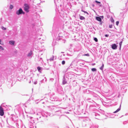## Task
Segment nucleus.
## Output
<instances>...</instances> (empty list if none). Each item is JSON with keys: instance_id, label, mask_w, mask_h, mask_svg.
Masks as SVG:
<instances>
[{"instance_id": "nucleus-1", "label": "nucleus", "mask_w": 128, "mask_h": 128, "mask_svg": "<svg viewBox=\"0 0 128 128\" xmlns=\"http://www.w3.org/2000/svg\"><path fill=\"white\" fill-rule=\"evenodd\" d=\"M38 116L37 117V119L38 121V122H42L44 121L46 119V118L48 117V115L50 116V113L48 112H45V114L40 113H39L37 114Z\"/></svg>"}, {"instance_id": "nucleus-2", "label": "nucleus", "mask_w": 128, "mask_h": 128, "mask_svg": "<svg viewBox=\"0 0 128 128\" xmlns=\"http://www.w3.org/2000/svg\"><path fill=\"white\" fill-rule=\"evenodd\" d=\"M93 105L91 106V107H92V108L91 109V110L93 112L92 113V115L95 117V118L97 119H100V115L97 113L96 112L98 111V110L95 108H93Z\"/></svg>"}, {"instance_id": "nucleus-3", "label": "nucleus", "mask_w": 128, "mask_h": 128, "mask_svg": "<svg viewBox=\"0 0 128 128\" xmlns=\"http://www.w3.org/2000/svg\"><path fill=\"white\" fill-rule=\"evenodd\" d=\"M79 120L82 122V126L83 127H85L86 126V123L90 120L88 118L83 117H79Z\"/></svg>"}, {"instance_id": "nucleus-4", "label": "nucleus", "mask_w": 128, "mask_h": 128, "mask_svg": "<svg viewBox=\"0 0 128 128\" xmlns=\"http://www.w3.org/2000/svg\"><path fill=\"white\" fill-rule=\"evenodd\" d=\"M58 28L57 27L56 25L55 24H54L52 30L51 32L52 36H54L56 37L58 33Z\"/></svg>"}, {"instance_id": "nucleus-5", "label": "nucleus", "mask_w": 128, "mask_h": 128, "mask_svg": "<svg viewBox=\"0 0 128 128\" xmlns=\"http://www.w3.org/2000/svg\"><path fill=\"white\" fill-rule=\"evenodd\" d=\"M69 74H64L62 79V84L64 85L67 83V82L69 79Z\"/></svg>"}, {"instance_id": "nucleus-6", "label": "nucleus", "mask_w": 128, "mask_h": 128, "mask_svg": "<svg viewBox=\"0 0 128 128\" xmlns=\"http://www.w3.org/2000/svg\"><path fill=\"white\" fill-rule=\"evenodd\" d=\"M24 10L26 13L29 12V9L30 8L29 5L27 3H25L24 4Z\"/></svg>"}, {"instance_id": "nucleus-7", "label": "nucleus", "mask_w": 128, "mask_h": 128, "mask_svg": "<svg viewBox=\"0 0 128 128\" xmlns=\"http://www.w3.org/2000/svg\"><path fill=\"white\" fill-rule=\"evenodd\" d=\"M76 66V64H74L73 62H72L70 66L67 69V70H68L70 69L75 70V68Z\"/></svg>"}, {"instance_id": "nucleus-8", "label": "nucleus", "mask_w": 128, "mask_h": 128, "mask_svg": "<svg viewBox=\"0 0 128 128\" xmlns=\"http://www.w3.org/2000/svg\"><path fill=\"white\" fill-rule=\"evenodd\" d=\"M69 23L66 22L63 24L62 26L63 29L65 30H67L70 28V26H69Z\"/></svg>"}, {"instance_id": "nucleus-9", "label": "nucleus", "mask_w": 128, "mask_h": 128, "mask_svg": "<svg viewBox=\"0 0 128 128\" xmlns=\"http://www.w3.org/2000/svg\"><path fill=\"white\" fill-rule=\"evenodd\" d=\"M25 12H24L22 9L21 8H19V10L16 11V14L19 15L20 14H24Z\"/></svg>"}, {"instance_id": "nucleus-10", "label": "nucleus", "mask_w": 128, "mask_h": 128, "mask_svg": "<svg viewBox=\"0 0 128 128\" xmlns=\"http://www.w3.org/2000/svg\"><path fill=\"white\" fill-rule=\"evenodd\" d=\"M15 118V116L14 114H12L8 118H7L6 120L7 122H8V120H10L11 122L14 121V118Z\"/></svg>"}, {"instance_id": "nucleus-11", "label": "nucleus", "mask_w": 128, "mask_h": 128, "mask_svg": "<svg viewBox=\"0 0 128 128\" xmlns=\"http://www.w3.org/2000/svg\"><path fill=\"white\" fill-rule=\"evenodd\" d=\"M104 18V16H97L95 17V19L96 20L99 22L101 21Z\"/></svg>"}, {"instance_id": "nucleus-12", "label": "nucleus", "mask_w": 128, "mask_h": 128, "mask_svg": "<svg viewBox=\"0 0 128 128\" xmlns=\"http://www.w3.org/2000/svg\"><path fill=\"white\" fill-rule=\"evenodd\" d=\"M49 110L51 111L54 112L56 111L55 109H56V106H50L48 107Z\"/></svg>"}, {"instance_id": "nucleus-13", "label": "nucleus", "mask_w": 128, "mask_h": 128, "mask_svg": "<svg viewBox=\"0 0 128 128\" xmlns=\"http://www.w3.org/2000/svg\"><path fill=\"white\" fill-rule=\"evenodd\" d=\"M28 120L31 123H34V118L30 116H28L27 115Z\"/></svg>"}, {"instance_id": "nucleus-14", "label": "nucleus", "mask_w": 128, "mask_h": 128, "mask_svg": "<svg viewBox=\"0 0 128 128\" xmlns=\"http://www.w3.org/2000/svg\"><path fill=\"white\" fill-rule=\"evenodd\" d=\"M63 37L62 36V32L60 33L59 34H58L56 40H59L62 39Z\"/></svg>"}, {"instance_id": "nucleus-15", "label": "nucleus", "mask_w": 128, "mask_h": 128, "mask_svg": "<svg viewBox=\"0 0 128 128\" xmlns=\"http://www.w3.org/2000/svg\"><path fill=\"white\" fill-rule=\"evenodd\" d=\"M110 46L112 49L116 50L117 49L118 45L115 44H114L111 45Z\"/></svg>"}, {"instance_id": "nucleus-16", "label": "nucleus", "mask_w": 128, "mask_h": 128, "mask_svg": "<svg viewBox=\"0 0 128 128\" xmlns=\"http://www.w3.org/2000/svg\"><path fill=\"white\" fill-rule=\"evenodd\" d=\"M126 88L124 86L122 87L120 90V92L123 93H124L126 92Z\"/></svg>"}, {"instance_id": "nucleus-17", "label": "nucleus", "mask_w": 128, "mask_h": 128, "mask_svg": "<svg viewBox=\"0 0 128 128\" xmlns=\"http://www.w3.org/2000/svg\"><path fill=\"white\" fill-rule=\"evenodd\" d=\"M57 90L58 93L60 94H62L63 92V89L62 87H60L57 88Z\"/></svg>"}, {"instance_id": "nucleus-18", "label": "nucleus", "mask_w": 128, "mask_h": 128, "mask_svg": "<svg viewBox=\"0 0 128 128\" xmlns=\"http://www.w3.org/2000/svg\"><path fill=\"white\" fill-rule=\"evenodd\" d=\"M4 114V110L2 108H0V115L2 116Z\"/></svg>"}, {"instance_id": "nucleus-19", "label": "nucleus", "mask_w": 128, "mask_h": 128, "mask_svg": "<svg viewBox=\"0 0 128 128\" xmlns=\"http://www.w3.org/2000/svg\"><path fill=\"white\" fill-rule=\"evenodd\" d=\"M98 126L96 124H93L91 126L90 128H98Z\"/></svg>"}, {"instance_id": "nucleus-20", "label": "nucleus", "mask_w": 128, "mask_h": 128, "mask_svg": "<svg viewBox=\"0 0 128 128\" xmlns=\"http://www.w3.org/2000/svg\"><path fill=\"white\" fill-rule=\"evenodd\" d=\"M37 69L39 72L40 73L42 72V67L40 66H38L37 67Z\"/></svg>"}, {"instance_id": "nucleus-21", "label": "nucleus", "mask_w": 128, "mask_h": 128, "mask_svg": "<svg viewBox=\"0 0 128 128\" xmlns=\"http://www.w3.org/2000/svg\"><path fill=\"white\" fill-rule=\"evenodd\" d=\"M9 44L12 45H14L15 42L14 40H10L9 41Z\"/></svg>"}, {"instance_id": "nucleus-22", "label": "nucleus", "mask_w": 128, "mask_h": 128, "mask_svg": "<svg viewBox=\"0 0 128 128\" xmlns=\"http://www.w3.org/2000/svg\"><path fill=\"white\" fill-rule=\"evenodd\" d=\"M55 110H56V111H54V112H58V114H60L61 113V111L60 110L58 109V108H57L56 107V109H55Z\"/></svg>"}, {"instance_id": "nucleus-23", "label": "nucleus", "mask_w": 128, "mask_h": 128, "mask_svg": "<svg viewBox=\"0 0 128 128\" xmlns=\"http://www.w3.org/2000/svg\"><path fill=\"white\" fill-rule=\"evenodd\" d=\"M121 104L120 105L119 107L115 111L113 112V113H116L119 112L121 109Z\"/></svg>"}, {"instance_id": "nucleus-24", "label": "nucleus", "mask_w": 128, "mask_h": 128, "mask_svg": "<svg viewBox=\"0 0 128 128\" xmlns=\"http://www.w3.org/2000/svg\"><path fill=\"white\" fill-rule=\"evenodd\" d=\"M122 41H120L119 43V50H120L121 48V46L122 45Z\"/></svg>"}, {"instance_id": "nucleus-25", "label": "nucleus", "mask_w": 128, "mask_h": 128, "mask_svg": "<svg viewBox=\"0 0 128 128\" xmlns=\"http://www.w3.org/2000/svg\"><path fill=\"white\" fill-rule=\"evenodd\" d=\"M79 18L81 20H84L85 19L84 17L80 15H79Z\"/></svg>"}, {"instance_id": "nucleus-26", "label": "nucleus", "mask_w": 128, "mask_h": 128, "mask_svg": "<svg viewBox=\"0 0 128 128\" xmlns=\"http://www.w3.org/2000/svg\"><path fill=\"white\" fill-rule=\"evenodd\" d=\"M33 124V123H30L29 124V127L30 128H34V127L33 126L32 124Z\"/></svg>"}, {"instance_id": "nucleus-27", "label": "nucleus", "mask_w": 128, "mask_h": 128, "mask_svg": "<svg viewBox=\"0 0 128 128\" xmlns=\"http://www.w3.org/2000/svg\"><path fill=\"white\" fill-rule=\"evenodd\" d=\"M32 50H31L30 52L28 53V54H27V56H30L32 54Z\"/></svg>"}, {"instance_id": "nucleus-28", "label": "nucleus", "mask_w": 128, "mask_h": 128, "mask_svg": "<svg viewBox=\"0 0 128 128\" xmlns=\"http://www.w3.org/2000/svg\"><path fill=\"white\" fill-rule=\"evenodd\" d=\"M87 100H88L89 102L92 103V102H95L93 100H91V99L90 98H88L87 99Z\"/></svg>"}, {"instance_id": "nucleus-29", "label": "nucleus", "mask_w": 128, "mask_h": 128, "mask_svg": "<svg viewBox=\"0 0 128 128\" xmlns=\"http://www.w3.org/2000/svg\"><path fill=\"white\" fill-rule=\"evenodd\" d=\"M104 64L102 63V65L101 66L100 68V69L101 70H103L104 68Z\"/></svg>"}, {"instance_id": "nucleus-30", "label": "nucleus", "mask_w": 128, "mask_h": 128, "mask_svg": "<svg viewBox=\"0 0 128 128\" xmlns=\"http://www.w3.org/2000/svg\"><path fill=\"white\" fill-rule=\"evenodd\" d=\"M91 70L92 72H96L97 71V69L96 68H92L91 69Z\"/></svg>"}, {"instance_id": "nucleus-31", "label": "nucleus", "mask_w": 128, "mask_h": 128, "mask_svg": "<svg viewBox=\"0 0 128 128\" xmlns=\"http://www.w3.org/2000/svg\"><path fill=\"white\" fill-rule=\"evenodd\" d=\"M110 21L112 22V23L114 22V20L112 16H111L110 17Z\"/></svg>"}, {"instance_id": "nucleus-32", "label": "nucleus", "mask_w": 128, "mask_h": 128, "mask_svg": "<svg viewBox=\"0 0 128 128\" xmlns=\"http://www.w3.org/2000/svg\"><path fill=\"white\" fill-rule=\"evenodd\" d=\"M56 41L54 40H53L52 42V45L53 46H54V45H56Z\"/></svg>"}, {"instance_id": "nucleus-33", "label": "nucleus", "mask_w": 128, "mask_h": 128, "mask_svg": "<svg viewBox=\"0 0 128 128\" xmlns=\"http://www.w3.org/2000/svg\"><path fill=\"white\" fill-rule=\"evenodd\" d=\"M14 6L12 4H10V10H12Z\"/></svg>"}, {"instance_id": "nucleus-34", "label": "nucleus", "mask_w": 128, "mask_h": 128, "mask_svg": "<svg viewBox=\"0 0 128 128\" xmlns=\"http://www.w3.org/2000/svg\"><path fill=\"white\" fill-rule=\"evenodd\" d=\"M123 124L124 125L127 124H128V120L124 121Z\"/></svg>"}, {"instance_id": "nucleus-35", "label": "nucleus", "mask_w": 128, "mask_h": 128, "mask_svg": "<svg viewBox=\"0 0 128 128\" xmlns=\"http://www.w3.org/2000/svg\"><path fill=\"white\" fill-rule=\"evenodd\" d=\"M94 40L96 42H97L98 41V40L97 38L94 37Z\"/></svg>"}, {"instance_id": "nucleus-36", "label": "nucleus", "mask_w": 128, "mask_h": 128, "mask_svg": "<svg viewBox=\"0 0 128 128\" xmlns=\"http://www.w3.org/2000/svg\"><path fill=\"white\" fill-rule=\"evenodd\" d=\"M54 56H52V57L50 59V61H52L54 60Z\"/></svg>"}, {"instance_id": "nucleus-37", "label": "nucleus", "mask_w": 128, "mask_h": 128, "mask_svg": "<svg viewBox=\"0 0 128 128\" xmlns=\"http://www.w3.org/2000/svg\"><path fill=\"white\" fill-rule=\"evenodd\" d=\"M1 28L3 30H6V28L4 27L3 26H2L1 27Z\"/></svg>"}, {"instance_id": "nucleus-38", "label": "nucleus", "mask_w": 128, "mask_h": 128, "mask_svg": "<svg viewBox=\"0 0 128 128\" xmlns=\"http://www.w3.org/2000/svg\"><path fill=\"white\" fill-rule=\"evenodd\" d=\"M82 55L83 56H90V54L88 53L85 54H84Z\"/></svg>"}, {"instance_id": "nucleus-39", "label": "nucleus", "mask_w": 128, "mask_h": 128, "mask_svg": "<svg viewBox=\"0 0 128 128\" xmlns=\"http://www.w3.org/2000/svg\"><path fill=\"white\" fill-rule=\"evenodd\" d=\"M0 44L3 45L4 44L3 42L2 41V40L0 39Z\"/></svg>"}, {"instance_id": "nucleus-40", "label": "nucleus", "mask_w": 128, "mask_h": 128, "mask_svg": "<svg viewBox=\"0 0 128 128\" xmlns=\"http://www.w3.org/2000/svg\"><path fill=\"white\" fill-rule=\"evenodd\" d=\"M100 113L103 115L104 114V110H101Z\"/></svg>"}, {"instance_id": "nucleus-41", "label": "nucleus", "mask_w": 128, "mask_h": 128, "mask_svg": "<svg viewBox=\"0 0 128 128\" xmlns=\"http://www.w3.org/2000/svg\"><path fill=\"white\" fill-rule=\"evenodd\" d=\"M95 2L97 4H100V2L98 1L97 0H96L95 1Z\"/></svg>"}, {"instance_id": "nucleus-42", "label": "nucleus", "mask_w": 128, "mask_h": 128, "mask_svg": "<svg viewBox=\"0 0 128 128\" xmlns=\"http://www.w3.org/2000/svg\"><path fill=\"white\" fill-rule=\"evenodd\" d=\"M62 64L64 65L65 63V61L64 60H62Z\"/></svg>"}, {"instance_id": "nucleus-43", "label": "nucleus", "mask_w": 128, "mask_h": 128, "mask_svg": "<svg viewBox=\"0 0 128 128\" xmlns=\"http://www.w3.org/2000/svg\"><path fill=\"white\" fill-rule=\"evenodd\" d=\"M0 50H4V49L2 46H0Z\"/></svg>"}, {"instance_id": "nucleus-44", "label": "nucleus", "mask_w": 128, "mask_h": 128, "mask_svg": "<svg viewBox=\"0 0 128 128\" xmlns=\"http://www.w3.org/2000/svg\"><path fill=\"white\" fill-rule=\"evenodd\" d=\"M119 21H117L116 22V24L118 26L119 23Z\"/></svg>"}, {"instance_id": "nucleus-45", "label": "nucleus", "mask_w": 128, "mask_h": 128, "mask_svg": "<svg viewBox=\"0 0 128 128\" xmlns=\"http://www.w3.org/2000/svg\"><path fill=\"white\" fill-rule=\"evenodd\" d=\"M99 22V24L101 25H102V23H103V21H102V20L101 21Z\"/></svg>"}, {"instance_id": "nucleus-46", "label": "nucleus", "mask_w": 128, "mask_h": 128, "mask_svg": "<svg viewBox=\"0 0 128 128\" xmlns=\"http://www.w3.org/2000/svg\"><path fill=\"white\" fill-rule=\"evenodd\" d=\"M83 12L85 14H86L87 15H88L89 14L88 13V12H87L86 11H85L84 10V11H83Z\"/></svg>"}, {"instance_id": "nucleus-47", "label": "nucleus", "mask_w": 128, "mask_h": 128, "mask_svg": "<svg viewBox=\"0 0 128 128\" xmlns=\"http://www.w3.org/2000/svg\"><path fill=\"white\" fill-rule=\"evenodd\" d=\"M112 24H110L109 25V27L110 28H112Z\"/></svg>"}, {"instance_id": "nucleus-48", "label": "nucleus", "mask_w": 128, "mask_h": 128, "mask_svg": "<svg viewBox=\"0 0 128 128\" xmlns=\"http://www.w3.org/2000/svg\"><path fill=\"white\" fill-rule=\"evenodd\" d=\"M37 83V81L36 80H35L34 82V84H36Z\"/></svg>"}, {"instance_id": "nucleus-49", "label": "nucleus", "mask_w": 128, "mask_h": 128, "mask_svg": "<svg viewBox=\"0 0 128 128\" xmlns=\"http://www.w3.org/2000/svg\"><path fill=\"white\" fill-rule=\"evenodd\" d=\"M109 36V34H105V36L106 37H108Z\"/></svg>"}, {"instance_id": "nucleus-50", "label": "nucleus", "mask_w": 128, "mask_h": 128, "mask_svg": "<svg viewBox=\"0 0 128 128\" xmlns=\"http://www.w3.org/2000/svg\"><path fill=\"white\" fill-rule=\"evenodd\" d=\"M2 20V18H0V25H1V21Z\"/></svg>"}, {"instance_id": "nucleus-51", "label": "nucleus", "mask_w": 128, "mask_h": 128, "mask_svg": "<svg viewBox=\"0 0 128 128\" xmlns=\"http://www.w3.org/2000/svg\"><path fill=\"white\" fill-rule=\"evenodd\" d=\"M106 16H107V18H110V16L109 15H107Z\"/></svg>"}, {"instance_id": "nucleus-52", "label": "nucleus", "mask_w": 128, "mask_h": 128, "mask_svg": "<svg viewBox=\"0 0 128 128\" xmlns=\"http://www.w3.org/2000/svg\"><path fill=\"white\" fill-rule=\"evenodd\" d=\"M54 78H51L50 79V80H51L52 81H53L54 80Z\"/></svg>"}, {"instance_id": "nucleus-53", "label": "nucleus", "mask_w": 128, "mask_h": 128, "mask_svg": "<svg viewBox=\"0 0 128 128\" xmlns=\"http://www.w3.org/2000/svg\"><path fill=\"white\" fill-rule=\"evenodd\" d=\"M16 125L17 126H18V124L17 123H16Z\"/></svg>"}, {"instance_id": "nucleus-54", "label": "nucleus", "mask_w": 128, "mask_h": 128, "mask_svg": "<svg viewBox=\"0 0 128 128\" xmlns=\"http://www.w3.org/2000/svg\"><path fill=\"white\" fill-rule=\"evenodd\" d=\"M81 11L82 12H83V11H84V10H83V9H81Z\"/></svg>"}, {"instance_id": "nucleus-55", "label": "nucleus", "mask_w": 128, "mask_h": 128, "mask_svg": "<svg viewBox=\"0 0 128 128\" xmlns=\"http://www.w3.org/2000/svg\"><path fill=\"white\" fill-rule=\"evenodd\" d=\"M95 64V63H94V64H92V65H94Z\"/></svg>"}, {"instance_id": "nucleus-56", "label": "nucleus", "mask_w": 128, "mask_h": 128, "mask_svg": "<svg viewBox=\"0 0 128 128\" xmlns=\"http://www.w3.org/2000/svg\"><path fill=\"white\" fill-rule=\"evenodd\" d=\"M99 6H102V5H101V4H99Z\"/></svg>"}, {"instance_id": "nucleus-57", "label": "nucleus", "mask_w": 128, "mask_h": 128, "mask_svg": "<svg viewBox=\"0 0 128 128\" xmlns=\"http://www.w3.org/2000/svg\"><path fill=\"white\" fill-rule=\"evenodd\" d=\"M128 114V113H126V114H125V115H127Z\"/></svg>"}, {"instance_id": "nucleus-58", "label": "nucleus", "mask_w": 128, "mask_h": 128, "mask_svg": "<svg viewBox=\"0 0 128 128\" xmlns=\"http://www.w3.org/2000/svg\"><path fill=\"white\" fill-rule=\"evenodd\" d=\"M40 58V59H41H41H42V58Z\"/></svg>"}, {"instance_id": "nucleus-59", "label": "nucleus", "mask_w": 128, "mask_h": 128, "mask_svg": "<svg viewBox=\"0 0 128 128\" xmlns=\"http://www.w3.org/2000/svg\"><path fill=\"white\" fill-rule=\"evenodd\" d=\"M31 82L30 81V82H29V83H30V82Z\"/></svg>"}, {"instance_id": "nucleus-60", "label": "nucleus", "mask_w": 128, "mask_h": 128, "mask_svg": "<svg viewBox=\"0 0 128 128\" xmlns=\"http://www.w3.org/2000/svg\"><path fill=\"white\" fill-rule=\"evenodd\" d=\"M54 0V3H55V0Z\"/></svg>"}, {"instance_id": "nucleus-61", "label": "nucleus", "mask_w": 128, "mask_h": 128, "mask_svg": "<svg viewBox=\"0 0 128 128\" xmlns=\"http://www.w3.org/2000/svg\"><path fill=\"white\" fill-rule=\"evenodd\" d=\"M46 95H48V94H46Z\"/></svg>"}, {"instance_id": "nucleus-62", "label": "nucleus", "mask_w": 128, "mask_h": 128, "mask_svg": "<svg viewBox=\"0 0 128 128\" xmlns=\"http://www.w3.org/2000/svg\"><path fill=\"white\" fill-rule=\"evenodd\" d=\"M114 28H115L116 29V28L115 27H114Z\"/></svg>"}]
</instances>
